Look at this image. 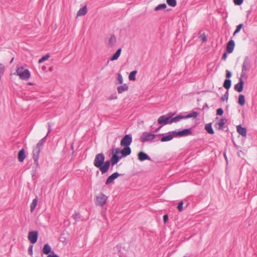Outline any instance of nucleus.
<instances>
[{"label": "nucleus", "instance_id": "f257e3e1", "mask_svg": "<svg viewBox=\"0 0 257 257\" xmlns=\"http://www.w3.org/2000/svg\"><path fill=\"white\" fill-rule=\"evenodd\" d=\"M104 159L103 154L99 153L96 155L93 162L94 166L98 168L102 174L108 171L110 164L109 161L104 162Z\"/></svg>", "mask_w": 257, "mask_h": 257}, {"label": "nucleus", "instance_id": "f03ea898", "mask_svg": "<svg viewBox=\"0 0 257 257\" xmlns=\"http://www.w3.org/2000/svg\"><path fill=\"white\" fill-rule=\"evenodd\" d=\"M23 80H28L31 77L30 71L22 66L17 67L16 72L14 73Z\"/></svg>", "mask_w": 257, "mask_h": 257}, {"label": "nucleus", "instance_id": "7ed1b4c3", "mask_svg": "<svg viewBox=\"0 0 257 257\" xmlns=\"http://www.w3.org/2000/svg\"><path fill=\"white\" fill-rule=\"evenodd\" d=\"M250 68L251 61L249 57L246 56L245 57L242 63L241 77H245L247 73L250 71Z\"/></svg>", "mask_w": 257, "mask_h": 257}, {"label": "nucleus", "instance_id": "20e7f679", "mask_svg": "<svg viewBox=\"0 0 257 257\" xmlns=\"http://www.w3.org/2000/svg\"><path fill=\"white\" fill-rule=\"evenodd\" d=\"M112 156L111 158V163L112 166L117 164L119 161L123 157L120 153V149L116 148L112 151Z\"/></svg>", "mask_w": 257, "mask_h": 257}, {"label": "nucleus", "instance_id": "39448f33", "mask_svg": "<svg viewBox=\"0 0 257 257\" xmlns=\"http://www.w3.org/2000/svg\"><path fill=\"white\" fill-rule=\"evenodd\" d=\"M174 115V113H169L166 115H162L158 119V123L160 124H171V117Z\"/></svg>", "mask_w": 257, "mask_h": 257}, {"label": "nucleus", "instance_id": "423d86ee", "mask_svg": "<svg viewBox=\"0 0 257 257\" xmlns=\"http://www.w3.org/2000/svg\"><path fill=\"white\" fill-rule=\"evenodd\" d=\"M156 137V135L150 133L144 132L140 138V141L142 142L152 141Z\"/></svg>", "mask_w": 257, "mask_h": 257}, {"label": "nucleus", "instance_id": "0eeeda50", "mask_svg": "<svg viewBox=\"0 0 257 257\" xmlns=\"http://www.w3.org/2000/svg\"><path fill=\"white\" fill-rule=\"evenodd\" d=\"M96 205L102 206L105 204L107 199V197L103 194H99L96 196Z\"/></svg>", "mask_w": 257, "mask_h": 257}, {"label": "nucleus", "instance_id": "6e6552de", "mask_svg": "<svg viewBox=\"0 0 257 257\" xmlns=\"http://www.w3.org/2000/svg\"><path fill=\"white\" fill-rule=\"evenodd\" d=\"M38 237V233L37 231H30L28 233V240L32 244H34L37 242Z\"/></svg>", "mask_w": 257, "mask_h": 257}, {"label": "nucleus", "instance_id": "1a4fd4ad", "mask_svg": "<svg viewBox=\"0 0 257 257\" xmlns=\"http://www.w3.org/2000/svg\"><path fill=\"white\" fill-rule=\"evenodd\" d=\"M132 142V136L130 135H126L121 139L120 145L123 147H129Z\"/></svg>", "mask_w": 257, "mask_h": 257}, {"label": "nucleus", "instance_id": "9d476101", "mask_svg": "<svg viewBox=\"0 0 257 257\" xmlns=\"http://www.w3.org/2000/svg\"><path fill=\"white\" fill-rule=\"evenodd\" d=\"M192 132L190 129L186 128L180 131H174L175 137L188 136L191 135Z\"/></svg>", "mask_w": 257, "mask_h": 257}, {"label": "nucleus", "instance_id": "9b49d317", "mask_svg": "<svg viewBox=\"0 0 257 257\" xmlns=\"http://www.w3.org/2000/svg\"><path fill=\"white\" fill-rule=\"evenodd\" d=\"M175 137V134H174V131H173L168 133L166 135L162 137L160 140L162 142H168L172 140Z\"/></svg>", "mask_w": 257, "mask_h": 257}, {"label": "nucleus", "instance_id": "f8f14e48", "mask_svg": "<svg viewBox=\"0 0 257 257\" xmlns=\"http://www.w3.org/2000/svg\"><path fill=\"white\" fill-rule=\"evenodd\" d=\"M41 150V149L40 148L36 146L34 148L33 151V159L34 160L35 162H38L39 157V154L40 153V151Z\"/></svg>", "mask_w": 257, "mask_h": 257}, {"label": "nucleus", "instance_id": "ddd939ff", "mask_svg": "<svg viewBox=\"0 0 257 257\" xmlns=\"http://www.w3.org/2000/svg\"><path fill=\"white\" fill-rule=\"evenodd\" d=\"M138 157L139 161L142 162L145 160H151V158L145 153L140 152L138 154Z\"/></svg>", "mask_w": 257, "mask_h": 257}, {"label": "nucleus", "instance_id": "4468645a", "mask_svg": "<svg viewBox=\"0 0 257 257\" xmlns=\"http://www.w3.org/2000/svg\"><path fill=\"white\" fill-rule=\"evenodd\" d=\"M119 176V174L117 172H115L111 175L106 181L105 184L108 185L111 182H113L114 180L117 178V177Z\"/></svg>", "mask_w": 257, "mask_h": 257}, {"label": "nucleus", "instance_id": "2eb2a0df", "mask_svg": "<svg viewBox=\"0 0 257 257\" xmlns=\"http://www.w3.org/2000/svg\"><path fill=\"white\" fill-rule=\"evenodd\" d=\"M243 84L244 82L242 79L240 78L239 82L235 85L234 89L238 92H240L243 90Z\"/></svg>", "mask_w": 257, "mask_h": 257}, {"label": "nucleus", "instance_id": "dca6fc26", "mask_svg": "<svg viewBox=\"0 0 257 257\" xmlns=\"http://www.w3.org/2000/svg\"><path fill=\"white\" fill-rule=\"evenodd\" d=\"M234 42L233 40H230L227 45L226 46V51L228 53H231L233 51L234 48Z\"/></svg>", "mask_w": 257, "mask_h": 257}, {"label": "nucleus", "instance_id": "f3484780", "mask_svg": "<svg viewBox=\"0 0 257 257\" xmlns=\"http://www.w3.org/2000/svg\"><path fill=\"white\" fill-rule=\"evenodd\" d=\"M120 153L123 157H125L131 153V149L129 147H124L122 150H120Z\"/></svg>", "mask_w": 257, "mask_h": 257}, {"label": "nucleus", "instance_id": "a211bd4d", "mask_svg": "<svg viewBox=\"0 0 257 257\" xmlns=\"http://www.w3.org/2000/svg\"><path fill=\"white\" fill-rule=\"evenodd\" d=\"M236 129L237 133L242 137L246 136V130L245 128L242 127L241 125H237Z\"/></svg>", "mask_w": 257, "mask_h": 257}, {"label": "nucleus", "instance_id": "6ab92c4d", "mask_svg": "<svg viewBox=\"0 0 257 257\" xmlns=\"http://www.w3.org/2000/svg\"><path fill=\"white\" fill-rule=\"evenodd\" d=\"M86 13H87V7L85 6L79 9V10L77 12V16L80 17V16H84L86 14Z\"/></svg>", "mask_w": 257, "mask_h": 257}, {"label": "nucleus", "instance_id": "aec40b11", "mask_svg": "<svg viewBox=\"0 0 257 257\" xmlns=\"http://www.w3.org/2000/svg\"><path fill=\"white\" fill-rule=\"evenodd\" d=\"M43 252L45 254H49L51 251V247L48 244H44L43 248Z\"/></svg>", "mask_w": 257, "mask_h": 257}, {"label": "nucleus", "instance_id": "412c9836", "mask_svg": "<svg viewBox=\"0 0 257 257\" xmlns=\"http://www.w3.org/2000/svg\"><path fill=\"white\" fill-rule=\"evenodd\" d=\"M25 154L24 149H22L18 154V160L20 162H23L25 158Z\"/></svg>", "mask_w": 257, "mask_h": 257}, {"label": "nucleus", "instance_id": "4be33fe9", "mask_svg": "<svg viewBox=\"0 0 257 257\" xmlns=\"http://www.w3.org/2000/svg\"><path fill=\"white\" fill-rule=\"evenodd\" d=\"M121 52V49L120 48L118 49L115 54L111 57L110 61H114L117 60L119 57L120 53Z\"/></svg>", "mask_w": 257, "mask_h": 257}, {"label": "nucleus", "instance_id": "5701e85b", "mask_svg": "<svg viewBox=\"0 0 257 257\" xmlns=\"http://www.w3.org/2000/svg\"><path fill=\"white\" fill-rule=\"evenodd\" d=\"M183 118H185V116L181 115H178L174 117H172L170 122H171V123H172L173 122H177Z\"/></svg>", "mask_w": 257, "mask_h": 257}, {"label": "nucleus", "instance_id": "b1692460", "mask_svg": "<svg viewBox=\"0 0 257 257\" xmlns=\"http://www.w3.org/2000/svg\"><path fill=\"white\" fill-rule=\"evenodd\" d=\"M127 89L128 86L125 84L117 87V91L119 93H121L124 91H127Z\"/></svg>", "mask_w": 257, "mask_h": 257}, {"label": "nucleus", "instance_id": "393cba45", "mask_svg": "<svg viewBox=\"0 0 257 257\" xmlns=\"http://www.w3.org/2000/svg\"><path fill=\"white\" fill-rule=\"evenodd\" d=\"M116 43V39L114 35H111L108 40V45L110 47L113 46Z\"/></svg>", "mask_w": 257, "mask_h": 257}, {"label": "nucleus", "instance_id": "a878e982", "mask_svg": "<svg viewBox=\"0 0 257 257\" xmlns=\"http://www.w3.org/2000/svg\"><path fill=\"white\" fill-rule=\"evenodd\" d=\"M50 131V130H49L48 133L47 134V135L44 138H43L42 139H41L37 143V145L36 146H37V147H39V148H40V149H42V146H43L44 144L46 142L47 136L48 135V133H49Z\"/></svg>", "mask_w": 257, "mask_h": 257}, {"label": "nucleus", "instance_id": "bb28decb", "mask_svg": "<svg viewBox=\"0 0 257 257\" xmlns=\"http://www.w3.org/2000/svg\"><path fill=\"white\" fill-rule=\"evenodd\" d=\"M205 130L207 132V133L209 134H213L214 131L212 129L211 124L210 123H208L205 125Z\"/></svg>", "mask_w": 257, "mask_h": 257}, {"label": "nucleus", "instance_id": "cd10ccee", "mask_svg": "<svg viewBox=\"0 0 257 257\" xmlns=\"http://www.w3.org/2000/svg\"><path fill=\"white\" fill-rule=\"evenodd\" d=\"M225 124V120L223 119H220L219 122L216 124V127L219 130L223 129Z\"/></svg>", "mask_w": 257, "mask_h": 257}, {"label": "nucleus", "instance_id": "c85d7f7f", "mask_svg": "<svg viewBox=\"0 0 257 257\" xmlns=\"http://www.w3.org/2000/svg\"><path fill=\"white\" fill-rule=\"evenodd\" d=\"M231 85V81L230 79H227L225 80L224 83H223V86L225 88L228 89Z\"/></svg>", "mask_w": 257, "mask_h": 257}, {"label": "nucleus", "instance_id": "c756f323", "mask_svg": "<svg viewBox=\"0 0 257 257\" xmlns=\"http://www.w3.org/2000/svg\"><path fill=\"white\" fill-rule=\"evenodd\" d=\"M167 5L165 4H162L159 5L156 7H155L154 10L155 11H159L160 10H164L166 8Z\"/></svg>", "mask_w": 257, "mask_h": 257}, {"label": "nucleus", "instance_id": "7c9ffc66", "mask_svg": "<svg viewBox=\"0 0 257 257\" xmlns=\"http://www.w3.org/2000/svg\"><path fill=\"white\" fill-rule=\"evenodd\" d=\"M137 73L136 70L133 71L129 75L128 78L130 80L134 81L136 80V75Z\"/></svg>", "mask_w": 257, "mask_h": 257}, {"label": "nucleus", "instance_id": "2f4dec72", "mask_svg": "<svg viewBox=\"0 0 257 257\" xmlns=\"http://www.w3.org/2000/svg\"><path fill=\"white\" fill-rule=\"evenodd\" d=\"M238 103L241 106L245 104V98L244 95H243L242 94H240L239 96Z\"/></svg>", "mask_w": 257, "mask_h": 257}, {"label": "nucleus", "instance_id": "473e14b6", "mask_svg": "<svg viewBox=\"0 0 257 257\" xmlns=\"http://www.w3.org/2000/svg\"><path fill=\"white\" fill-rule=\"evenodd\" d=\"M167 4L172 7H175L177 5L176 0H166Z\"/></svg>", "mask_w": 257, "mask_h": 257}, {"label": "nucleus", "instance_id": "72a5a7b5", "mask_svg": "<svg viewBox=\"0 0 257 257\" xmlns=\"http://www.w3.org/2000/svg\"><path fill=\"white\" fill-rule=\"evenodd\" d=\"M37 200L34 199L30 205L31 211L33 212L37 205Z\"/></svg>", "mask_w": 257, "mask_h": 257}, {"label": "nucleus", "instance_id": "f704fd0d", "mask_svg": "<svg viewBox=\"0 0 257 257\" xmlns=\"http://www.w3.org/2000/svg\"><path fill=\"white\" fill-rule=\"evenodd\" d=\"M49 57H50L49 55V54H46V55L43 56L41 59H39V63H43L45 61L48 60Z\"/></svg>", "mask_w": 257, "mask_h": 257}, {"label": "nucleus", "instance_id": "c9c22d12", "mask_svg": "<svg viewBox=\"0 0 257 257\" xmlns=\"http://www.w3.org/2000/svg\"><path fill=\"white\" fill-rule=\"evenodd\" d=\"M243 27V24H239V25H238L237 27H236V30H235V31L233 33V35H235L236 34H237L239 32V31H240L241 29Z\"/></svg>", "mask_w": 257, "mask_h": 257}, {"label": "nucleus", "instance_id": "e433bc0d", "mask_svg": "<svg viewBox=\"0 0 257 257\" xmlns=\"http://www.w3.org/2000/svg\"><path fill=\"white\" fill-rule=\"evenodd\" d=\"M197 116V113L196 112H193L186 116L185 118L196 117Z\"/></svg>", "mask_w": 257, "mask_h": 257}, {"label": "nucleus", "instance_id": "4c0bfd02", "mask_svg": "<svg viewBox=\"0 0 257 257\" xmlns=\"http://www.w3.org/2000/svg\"><path fill=\"white\" fill-rule=\"evenodd\" d=\"M228 98V91H226L225 92V93L222 96L221 99L222 101H225V100H227Z\"/></svg>", "mask_w": 257, "mask_h": 257}, {"label": "nucleus", "instance_id": "58836bf2", "mask_svg": "<svg viewBox=\"0 0 257 257\" xmlns=\"http://www.w3.org/2000/svg\"><path fill=\"white\" fill-rule=\"evenodd\" d=\"M72 217L73 218V219L76 220V221H77L80 218V214L79 213H77V212H75L73 215H72Z\"/></svg>", "mask_w": 257, "mask_h": 257}, {"label": "nucleus", "instance_id": "ea45409f", "mask_svg": "<svg viewBox=\"0 0 257 257\" xmlns=\"http://www.w3.org/2000/svg\"><path fill=\"white\" fill-rule=\"evenodd\" d=\"M183 202L181 201L179 203V204L177 206V209L180 212L182 211L183 210Z\"/></svg>", "mask_w": 257, "mask_h": 257}, {"label": "nucleus", "instance_id": "a19ab883", "mask_svg": "<svg viewBox=\"0 0 257 257\" xmlns=\"http://www.w3.org/2000/svg\"><path fill=\"white\" fill-rule=\"evenodd\" d=\"M243 0H233L234 3L235 5L239 6L241 5L243 3Z\"/></svg>", "mask_w": 257, "mask_h": 257}, {"label": "nucleus", "instance_id": "79ce46f5", "mask_svg": "<svg viewBox=\"0 0 257 257\" xmlns=\"http://www.w3.org/2000/svg\"><path fill=\"white\" fill-rule=\"evenodd\" d=\"M117 79L120 84H122L123 82V78L120 74H118Z\"/></svg>", "mask_w": 257, "mask_h": 257}, {"label": "nucleus", "instance_id": "37998d69", "mask_svg": "<svg viewBox=\"0 0 257 257\" xmlns=\"http://www.w3.org/2000/svg\"><path fill=\"white\" fill-rule=\"evenodd\" d=\"M232 76V73L230 71H229V70H226V77L227 78H230Z\"/></svg>", "mask_w": 257, "mask_h": 257}, {"label": "nucleus", "instance_id": "c03bdc74", "mask_svg": "<svg viewBox=\"0 0 257 257\" xmlns=\"http://www.w3.org/2000/svg\"><path fill=\"white\" fill-rule=\"evenodd\" d=\"M217 114L221 115L223 113V110L222 108H218L216 111Z\"/></svg>", "mask_w": 257, "mask_h": 257}, {"label": "nucleus", "instance_id": "a18cd8bd", "mask_svg": "<svg viewBox=\"0 0 257 257\" xmlns=\"http://www.w3.org/2000/svg\"><path fill=\"white\" fill-rule=\"evenodd\" d=\"M117 98V96L115 95H112L111 96H109L108 99H116Z\"/></svg>", "mask_w": 257, "mask_h": 257}, {"label": "nucleus", "instance_id": "49530a36", "mask_svg": "<svg viewBox=\"0 0 257 257\" xmlns=\"http://www.w3.org/2000/svg\"><path fill=\"white\" fill-rule=\"evenodd\" d=\"M32 248H33V246H31L30 247V248H29V253L32 255L33 254V250H32Z\"/></svg>", "mask_w": 257, "mask_h": 257}, {"label": "nucleus", "instance_id": "de8ad7c7", "mask_svg": "<svg viewBox=\"0 0 257 257\" xmlns=\"http://www.w3.org/2000/svg\"><path fill=\"white\" fill-rule=\"evenodd\" d=\"M168 215H164V216H163V219H164V222H166L167 220H168Z\"/></svg>", "mask_w": 257, "mask_h": 257}, {"label": "nucleus", "instance_id": "09e8293b", "mask_svg": "<svg viewBox=\"0 0 257 257\" xmlns=\"http://www.w3.org/2000/svg\"><path fill=\"white\" fill-rule=\"evenodd\" d=\"M227 56V55L226 53H224L223 54V56H222V59L225 60L226 59Z\"/></svg>", "mask_w": 257, "mask_h": 257}, {"label": "nucleus", "instance_id": "8fccbe9b", "mask_svg": "<svg viewBox=\"0 0 257 257\" xmlns=\"http://www.w3.org/2000/svg\"><path fill=\"white\" fill-rule=\"evenodd\" d=\"M47 257H59L57 254L53 253L52 255L49 254Z\"/></svg>", "mask_w": 257, "mask_h": 257}, {"label": "nucleus", "instance_id": "3c124183", "mask_svg": "<svg viewBox=\"0 0 257 257\" xmlns=\"http://www.w3.org/2000/svg\"><path fill=\"white\" fill-rule=\"evenodd\" d=\"M202 41L204 42L206 40V38L205 36L202 37Z\"/></svg>", "mask_w": 257, "mask_h": 257}, {"label": "nucleus", "instance_id": "603ef678", "mask_svg": "<svg viewBox=\"0 0 257 257\" xmlns=\"http://www.w3.org/2000/svg\"><path fill=\"white\" fill-rule=\"evenodd\" d=\"M52 70H53V68L52 67L49 68V70L50 71H52Z\"/></svg>", "mask_w": 257, "mask_h": 257}, {"label": "nucleus", "instance_id": "864d4df0", "mask_svg": "<svg viewBox=\"0 0 257 257\" xmlns=\"http://www.w3.org/2000/svg\"><path fill=\"white\" fill-rule=\"evenodd\" d=\"M13 60H14V58H12V59L11 60V62H10V63H11L13 62Z\"/></svg>", "mask_w": 257, "mask_h": 257}, {"label": "nucleus", "instance_id": "5fc2aeb1", "mask_svg": "<svg viewBox=\"0 0 257 257\" xmlns=\"http://www.w3.org/2000/svg\"><path fill=\"white\" fill-rule=\"evenodd\" d=\"M159 131V128H158L157 130H156V132H157Z\"/></svg>", "mask_w": 257, "mask_h": 257}, {"label": "nucleus", "instance_id": "6e6d98bb", "mask_svg": "<svg viewBox=\"0 0 257 257\" xmlns=\"http://www.w3.org/2000/svg\"><path fill=\"white\" fill-rule=\"evenodd\" d=\"M28 84H29V85H32V83H29Z\"/></svg>", "mask_w": 257, "mask_h": 257}, {"label": "nucleus", "instance_id": "4d7b16f0", "mask_svg": "<svg viewBox=\"0 0 257 257\" xmlns=\"http://www.w3.org/2000/svg\"><path fill=\"white\" fill-rule=\"evenodd\" d=\"M224 156H225V157H226V155L225 154H224ZM225 159H226V160H227L226 158H225Z\"/></svg>", "mask_w": 257, "mask_h": 257}]
</instances>
